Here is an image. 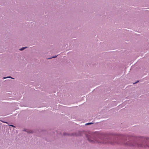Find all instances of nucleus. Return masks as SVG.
Masks as SVG:
<instances>
[{"label": "nucleus", "mask_w": 149, "mask_h": 149, "mask_svg": "<svg viewBox=\"0 0 149 149\" xmlns=\"http://www.w3.org/2000/svg\"><path fill=\"white\" fill-rule=\"evenodd\" d=\"M10 126H12V127H14L13 125H10Z\"/></svg>", "instance_id": "6"}, {"label": "nucleus", "mask_w": 149, "mask_h": 149, "mask_svg": "<svg viewBox=\"0 0 149 149\" xmlns=\"http://www.w3.org/2000/svg\"><path fill=\"white\" fill-rule=\"evenodd\" d=\"M26 47H22L20 49H19V50L21 51H22L24 49H25Z\"/></svg>", "instance_id": "1"}, {"label": "nucleus", "mask_w": 149, "mask_h": 149, "mask_svg": "<svg viewBox=\"0 0 149 149\" xmlns=\"http://www.w3.org/2000/svg\"><path fill=\"white\" fill-rule=\"evenodd\" d=\"M57 56H53L52 57V58H55Z\"/></svg>", "instance_id": "5"}, {"label": "nucleus", "mask_w": 149, "mask_h": 149, "mask_svg": "<svg viewBox=\"0 0 149 149\" xmlns=\"http://www.w3.org/2000/svg\"><path fill=\"white\" fill-rule=\"evenodd\" d=\"M138 82H139V81H137V82H135V83H134L133 84H136V83H137Z\"/></svg>", "instance_id": "4"}, {"label": "nucleus", "mask_w": 149, "mask_h": 149, "mask_svg": "<svg viewBox=\"0 0 149 149\" xmlns=\"http://www.w3.org/2000/svg\"><path fill=\"white\" fill-rule=\"evenodd\" d=\"M92 124V123H87V124H86V125H88L91 124Z\"/></svg>", "instance_id": "3"}, {"label": "nucleus", "mask_w": 149, "mask_h": 149, "mask_svg": "<svg viewBox=\"0 0 149 149\" xmlns=\"http://www.w3.org/2000/svg\"><path fill=\"white\" fill-rule=\"evenodd\" d=\"M12 78V79H13V78H12L11 77H3V79H6V78ZM13 79H14L13 78Z\"/></svg>", "instance_id": "2"}]
</instances>
